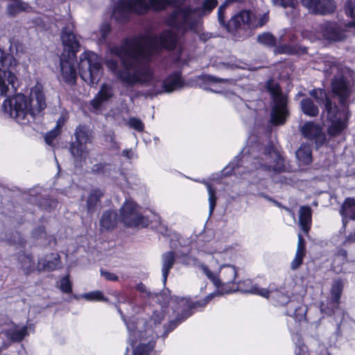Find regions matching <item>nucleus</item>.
Returning <instances> with one entry per match:
<instances>
[{"label":"nucleus","instance_id":"47","mask_svg":"<svg viewBox=\"0 0 355 355\" xmlns=\"http://www.w3.org/2000/svg\"><path fill=\"white\" fill-rule=\"evenodd\" d=\"M105 141L110 144V147L114 149H119V145L116 141V135L114 131L110 130L104 135Z\"/></svg>","mask_w":355,"mask_h":355},{"label":"nucleus","instance_id":"27","mask_svg":"<svg viewBox=\"0 0 355 355\" xmlns=\"http://www.w3.org/2000/svg\"><path fill=\"white\" fill-rule=\"evenodd\" d=\"M117 222V213L112 210H107L102 214L100 219V225L107 231H112L116 227Z\"/></svg>","mask_w":355,"mask_h":355},{"label":"nucleus","instance_id":"42","mask_svg":"<svg viewBox=\"0 0 355 355\" xmlns=\"http://www.w3.org/2000/svg\"><path fill=\"white\" fill-rule=\"evenodd\" d=\"M28 335V329L26 326L20 329L14 330L9 334V338L12 342H20Z\"/></svg>","mask_w":355,"mask_h":355},{"label":"nucleus","instance_id":"55","mask_svg":"<svg viewBox=\"0 0 355 355\" xmlns=\"http://www.w3.org/2000/svg\"><path fill=\"white\" fill-rule=\"evenodd\" d=\"M239 167L238 162H230L225 168H223V172L225 176H230L235 173V171Z\"/></svg>","mask_w":355,"mask_h":355},{"label":"nucleus","instance_id":"35","mask_svg":"<svg viewBox=\"0 0 355 355\" xmlns=\"http://www.w3.org/2000/svg\"><path fill=\"white\" fill-rule=\"evenodd\" d=\"M296 156L297 159L304 164H309L312 162V149L309 144H302L297 150Z\"/></svg>","mask_w":355,"mask_h":355},{"label":"nucleus","instance_id":"8","mask_svg":"<svg viewBox=\"0 0 355 355\" xmlns=\"http://www.w3.org/2000/svg\"><path fill=\"white\" fill-rule=\"evenodd\" d=\"M252 164L256 170L266 172L272 171L279 174L286 171L284 157L272 143L264 148L261 156L254 159Z\"/></svg>","mask_w":355,"mask_h":355},{"label":"nucleus","instance_id":"4","mask_svg":"<svg viewBox=\"0 0 355 355\" xmlns=\"http://www.w3.org/2000/svg\"><path fill=\"white\" fill-rule=\"evenodd\" d=\"M184 0H120L114 8L112 17L119 22L126 21L130 13L145 14L149 8L159 10L169 5L180 3Z\"/></svg>","mask_w":355,"mask_h":355},{"label":"nucleus","instance_id":"14","mask_svg":"<svg viewBox=\"0 0 355 355\" xmlns=\"http://www.w3.org/2000/svg\"><path fill=\"white\" fill-rule=\"evenodd\" d=\"M60 71L63 80L67 84H74L76 81L77 73L75 64L76 56L73 54L67 55L65 53H62L60 57Z\"/></svg>","mask_w":355,"mask_h":355},{"label":"nucleus","instance_id":"1","mask_svg":"<svg viewBox=\"0 0 355 355\" xmlns=\"http://www.w3.org/2000/svg\"><path fill=\"white\" fill-rule=\"evenodd\" d=\"M162 49L176 50L179 58L183 49L180 37L165 30L159 35L126 39L121 46L111 48L114 57L107 58L105 65L126 85L149 83L153 78L149 62Z\"/></svg>","mask_w":355,"mask_h":355},{"label":"nucleus","instance_id":"34","mask_svg":"<svg viewBox=\"0 0 355 355\" xmlns=\"http://www.w3.org/2000/svg\"><path fill=\"white\" fill-rule=\"evenodd\" d=\"M76 141L87 144L92 142V135L89 128L85 125L80 124L76 127L74 133Z\"/></svg>","mask_w":355,"mask_h":355},{"label":"nucleus","instance_id":"18","mask_svg":"<svg viewBox=\"0 0 355 355\" xmlns=\"http://www.w3.org/2000/svg\"><path fill=\"white\" fill-rule=\"evenodd\" d=\"M340 112H327V119L330 122L327 134L330 137H336L340 135L347 127V121L338 116Z\"/></svg>","mask_w":355,"mask_h":355},{"label":"nucleus","instance_id":"59","mask_svg":"<svg viewBox=\"0 0 355 355\" xmlns=\"http://www.w3.org/2000/svg\"><path fill=\"white\" fill-rule=\"evenodd\" d=\"M355 243V228L349 232L345 238L344 241L342 243L343 246H347L352 243Z\"/></svg>","mask_w":355,"mask_h":355},{"label":"nucleus","instance_id":"3","mask_svg":"<svg viewBox=\"0 0 355 355\" xmlns=\"http://www.w3.org/2000/svg\"><path fill=\"white\" fill-rule=\"evenodd\" d=\"M217 3V0H205L201 7L196 9H176L168 17L167 23L182 33L189 31L198 32L200 26V17L208 15Z\"/></svg>","mask_w":355,"mask_h":355},{"label":"nucleus","instance_id":"39","mask_svg":"<svg viewBox=\"0 0 355 355\" xmlns=\"http://www.w3.org/2000/svg\"><path fill=\"white\" fill-rule=\"evenodd\" d=\"M257 42L268 47H276L277 39L270 33H263L257 36Z\"/></svg>","mask_w":355,"mask_h":355},{"label":"nucleus","instance_id":"7","mask_svg":"<svg viewBox=\"0 0 355 355\" xmlns=\"http://www.w3.org/2000/svg\"><path fill=\"white\" fill-rule=\"evenodd\" d=\"M227 5L224 3L218 9V20L221 26L234 35H241L253 28V20L255 16L249 10H242L233 15L226 23L225 12Z\"/></svg>","mask_w":355,"mask_h":355},{"label":"nucleus","instance_id":"15","mask_svg":"<svg viewBox=\"0 0 355 355\" xmlns=\"http://www.w3.org/2000/svg\"><path fill=\"white\" fill-rule=\"evenodd\" d=\"M236 277L237 270L234 266L227 264L221 267L219 272V279H220L219 288L222 293L233 292Z\"/></svg>","mask_w":355,"mask_h":355},{"label":"nucleus","instance_id":"46","mask_svg":"<svg viewBox=\"0 0 355 355\" xmlns=\"http://www.w3.org/2000/svg\"><path fill=\"white\" fill-rule=\"evenodd\" d=\"M60 288L64 293L70 294L72 293V283L69 275H65L60 279Z\"/></svg>","mask_w":355,"mask_h":355},{"label":"nucleus","instance_id":"13","mask_svg":"<svg viewBox=\"0 0 355 355\" xmlns=\"http://www.w3.org/2000/svg\"><path fill=\"white\" fill-rule=\"evenodd\" d=\"M303 137L312 141L316 149L322 147L327 142V135L323 127L313 121H306L300 128Z\"/></svg>","mask_w":355,"mask_h":355},{"label":"nucleus","instance_id":"29","mask_svg":"<svg viewBox=\"0 0 355 355\" xmlns=\"http://www.w3.org/2000/svg\"><path fill=\"white\" fill-rule=\"evenodd\" d=\"M40 112H3L5 119H13L20 125H26L35 120Z\"/></svg>","mask_w":355,"mask_h":355},{"label":"nucleus","instance_id":"62","mask_svg":"<svg viewBox=\"0 0 355 355\" xmlns=\"http://www.w3.org/2000/svg\"><path fill=\"white\" fill-rule=\"evenodd\" d=\"M268 18L269 17L268 13L263 14L262 17L259 19L257 24L254 21H253V28L263 26L268 21ZM253 21H254V19Z\"/></svg>","mask_w":355,"mask_h":355},{"label":"nucleus","instance_id":"40","mask_svg":"<svg viewBox=\"0 0 355 355\" xmlns=\"http://www.w3.org/2000/svg\"><path fill=\"white\" fill-rule=\"evenodd\" d=\"M83 297L91 302H107L108 298L105 297L101 291H94L83 295Z\"/></svg>","mask_w":355,"mask_h":355},{"label":"nucleus","instance_id":"57","mask_svg":"<svg viewBox=\"0 0 355 355\" xmlns=\"http://www.w3.org/2000/svg\"><path fill=\"white\" fill-rule=\"evenodd\" d=\"M296 252L306 254V241L301 234H298V241Z\"/></svg>","mask_w":355,"mask_h":355},{"label":"nucleus","instance_id":"48","mask_svg":"<svg viewBox=\"0 0 355 355\" xmlns=\"http://www.w3.org/2000/svg\"><path fill=\"white\" fill-rule=\"evenodd\" d=\"M300 105L302 111H318V108L311 98H306L302 99Z\"/></svg>","mask_w":355,"mask_h":355},{"label":"nucleus","instance_id":"31","mask_svg":"<svg viewBox=\"0 0 355 355\" xmlns=\"http://www.w3.org/2000/svg\"><path fill=\"white\" fill-rule=\"evenodd\" d=\"M275 51L277 53L288 55H301L307 52L305 46L299 44H280L276 46Z\"/></svg>","mask_w":355,"mask_h":355},{"label":"nucleus","instance_id":"64","mask_svg":"<svg viewBox=\"0 0 355 355\" xmlns=\"http://www.w3.org/2000/svg\"><path fill=\"white\" fill-rule=\"evenodd\" d=\"M132 151L131 149H124L122 152L123 156L131 159L132 157Z\"/></svg>","mask_w":355,"mask_h":355},{"label":"nucleus","instance_id":"36","mask_svg":"<svg viewBox=\"0 0 355 355\" xmlns=\"http://www.w3.org/2000/svg\"><path fill=\"white\" fill-rule=\"evenodd\" d=\"M87 144L73 141L70 145V152L77 162H82L85 159Z\"/></svg>","mask_w":355,"mask_h":355},{"label":"nucleus","instance_id":"28","mask_svg":"<svg viewBox=\"0 0 355 355\" xmlns=\"http://www.w3.org/2000/svg\"><path fill=\"white\" fill-rule=\"evenodd\" d=\"M175 253L173 251H168L162 256V280L164 284H166L171 269L173 268L175 261Z\"/></svg>","mask_w":355,"mask_h":355},{"label":"nucleus","instance_id":"63","mask_svg":"<svg viewBox=\"0 0 355 355\" xmlns=\"http://www.w3.org/2000/svg\"><path fill=\"white\" fill-rule=\"evenodd\" d=\"M342 216V223H343L341 230H343V232H345L347 223L350 219H348L347 216Z\"/></svg>","mask_w":355,"mask_h":355},{"label":"nucleus","instance_id":"49","mask_svg":"<svg viewBox=\"0 0 355 355\" xmlns=\"http://www.w3.org/2000/svg\"><path fill=\"white\" fill-rule=\"evenodd\" d=\"M305 256V254L296 252L294 259L291 263V268L293 270L298 269L302 265Z\"/></svg>","mask_w":355,"mask_h":355},{"label":"nucleus","instance_id":"26","mask_svg":"<svg viewBox=\"0 0 355 355\" xmlns=\"http://www.w3.org/2000/svg\"><path fill=\"white\" fill-rule=\"evenodd\" d=\"M299 223L302 230L308 233L312 223V209L309 205H302L299 209Z\"/></svg>","mask_w":355,"mask_h":355},{"label":"nucleus","instance_id":"61","mask_svg":"<svg viewBox=\"0 0 355 355\" xmlns=\"http://www.w3.org/2000/svg\"><path fill=\"white\" fill-rule=\"evenodd\" d=\"M163 320H164V315L161 312H159L158 311H154L153 312V314L150 317V320L155 324H160Z\"/></svg>","mask_w":355,"mask_h":355},{"label":"nucleus","instance_id":"11","mask_svg":"<svg viewBox=\"0 0 355 355\" xmlns=\"http://www.w3.org/2000/svg\"><path fill=\"white\" fill-rule=\"evenodd\" d=\"M121 220L127 227H147L148 218L138 211V205L133 201L125 200L120 209Z\"/></svg>","mask_w":355,"mask_h":355},{"label":"nucleus","instance_id":"22","mask_svg":"<svg viewBox=\"0 0 355 355\" xmlns=\"http://www.w3.org/2000/svg\"><path fill=\"white\" fill-rule=\"evenodd\" d=\"M236 291L242 293H250L259 296H266L268 295L267 288H261L257 284H254L252 281L249 279L236 282L233 292Z\"/></svg>","mask_w":355,"mask_h":355},{"label":"nucleus","instance_id":"41","mask_svg":"<svg viewBox=\"0 0 355 355\" xmlns=\"http://www.w3.org/2000/svg\"><path fill=\"white\" fill-rule=\"evenodd\" d=\"M270 123L273 125H279L285 123L290 112H270Z\"/></svg>","mask_w":355,"mask_h":355},{"label":"nucleus","instance_id":"32","mask_svg":"<svg viewBox=\"0 0 355 355\" xmlns=\"http://www.w3.org/2000/svg\"><path fill=\"white\" fill-rule=\"evenodd\" d=\"M18 261L26 275H28L35 270L34 257L32 254L23 253L18 256Z\"/></svg>","mask_w":355,"mask_h":355},{"label":"nucleus","instance_id":"19","mask_svg":"<svg viewBox=\"0 0 355 355\" xmlns=\"http://www.w3.org/2000/svg\"><path fill=\"white\" fill-rule=\"evenodd\" d=\"M267 91L270 93L274 106L272 111H286L287 97L283 94L278 84L268 83Z\"/></svg>","mask_w":355,"mask_h":355},{"label":"nucleus","instance_id":"51","mask_svg":"<svg viewBox=\"0 0 355 355\" xmlns=\"http://www.w3.org/2000/svg\"><path fill=\"white\" fill-rule=\"evenodd\" d=\"M202 79L205 83L209 84L218 83H228L230 81V80L229 79L220 78L211 75H205L203 76Z\"/></svg>","mask_w":355,"mask_h":355},{"label":"nucleus","instance_id":"33","mask_svg":"<svg viewBox=\"0 0 355 355\" xmlns=\"http://www.w3.org/2000/svg\"><path fill=\"white\" fill-rule=\"evenodd\" d=\"M340 216H347L348 219L355 220V199L352 197L346 198L340 209Z\"/></svg>","mask_w":355,"mask_h":355},{"label":"nucleus","instance_id":"5","mask_svg":"<svg viewBox=\"0 0 355 355\" xmlns=\"http://www.w3.org/2000/svg\"><path fill=\"white\" fill-rule=\"evenodd\" d=\"M47 107L45 95L40 86L31 89L29 101L22 94L6 98L2 103L3 111H43Z\"/></svg>","mask_w":355,"mask_h":355},{"label":"nucleus","instance_id":"10","mask_svg":"<svg viewBox=\"0 0 355 355\" xmlns=\"http://www.w3.org/2000/svg\"><path fill=\"white\" fill-rule=\"evenodd\" d=\"M15 64V59L9 53L0 49V95L6 96L10 90L16 92L19 82L16 76L10 70V67Z\"/></svg>","mask_w":355,"mask_h":355},{"label":"nucleus","instance_id":"17","mask_svg":"<svg viewBox=\"0 0 355 355\" xmlns=\"http://www.w3.org/2000/svg\"><path fill=\"white\" fill-rule=\"evenodd\" d=\"M61 40L64 46L62 53H65L67 55L71 56V54H73L74 56H76V53L80 49V43L72 28L66 26L62 29Z\"/></svg>","mask_w":355,"mask_h":355},{"label":"nucleus","instance_id":"38","mask_svg":"<svg viewBox=\"0 0 355 355\" xmlns=\"http://www.w3.org/2000/svg\"><path fill=\"white\" fill-rule=\"evenodd\" d=\"M156 341L153 339L147 343L139 344L134 350L135 355H149L155 347Z\"/></svg>","mask_w":355,"mask_h":355},{"label":"nucleus","instance_id":"21","mask_svg":"<svg viewBox=\"0 0 355 355\" xmlns=\"http://www.w3.org/2000/svg\"><path fill=\"white\" fill-rule=\"evenodd\" d=\"M267 291L268 295L262 297L269 299L271 303L275 306H283L292 302L289 295L285 292L284 288L281 287L276 289L267 288Z\"/></svg>","mask_w":355,"mask_h":355},{"label":"nucleus","instance_id":"58","mask_svg":"<svg viewBox=\"0 0 355 355\" xmlns=\"http://www.w3.org/2000/svg\"><path fill=\"white\" fill-rule=\"evenodd\" d=\"M272 1L275 6L286 8L293 7L295 4V0H272Z\"/></svg>","mask_w":355,"mask_h":355},{"label":"nucleus","instance_id":"54","mask_svg":"<svg viewBox=\"0 0 355 355\" xmlns=\"http://www.w3.org/2000/svg\"><path fill=\"white\" fill-rule=\"evenodd\" d=\"M46 235V228L44 225H39L32 232V236L35 239L45 238Z\"/></svg>","mask_w":355,"mask_h":355},{"label":"nucleus","instance_id":"44","mask_svg":"<svg viewBox=\"0 0 355 355\" xmlns=\"http://www.w3.org/2000/svg\"><path fill=\"white\" fill-rule=\"evenodd\" d=\"M207 187L209 193V214H212L215 209L217 201L216 189L209 183H207Z\"/></svg>","mask_w":355,"mask_h":355},{"label":"nucleus","instance_id":"30","mask_svg":"<svg viewBox=\"0 0 355 355\" xmlns=\"http://www.w3.org/2000/svg\"><path fill=\"white\" fill-rule=\"evenodd\" d=\"M31 10L30 5L21 0H13L6 6L7 15L9 17H15L22 12H29Z\"/></svg>","mask_w":355,"mask_h":355},{"label":"nucleus","instance_id":"12","mask_svg":"<svg viewBox=\"0 0 355 355\" xmlns=\"http://www.w3.org/2000/svg\"><path fill=\"white\" fill-rule=\"evenodd\" d=\"M344 289V283L343 279L338 278L335 279L330 289V297L327 303L322 302L320 304V311L328 316H332L335 314L337 309H339L340 298Z\"/></svg>","mask_w":355,"mask_h":355},{"label":"nucleus","instance_id":"60","mask_svg":"<svg viewBox=\"0 0 355 355\" xmlns=\"http://www.w3.org/2000/svg\"><path fill=\"white\" fill-rule=\"evenodd\" d=\"M101 275L107 281L116 282L119 280V277L116 274L103 269L101 270Z\"/></svg>","mask_w":355,"mask_h":355},{"label":"nucleus","instance_id":"9","mask_svg":"<svg viewBox=\"0 0 355 355\" xmlns=\"http://www.w3.org/2000/svg\"><path fill=\"white\" fill-rule=\"evenodd\" d=\"M78 69L80 76L89 85L97 83L101 78V60L93 52L87 51L80 55Z\"/></svg>","mask_w":355,"mask_h":355},{"label":"nucleus","instance_id":"45","mask_svg":"<svg viewBox=\"0 0 355 355\" xmlns=\"http://www.w3.org/2000/svg\"><path fill=\"white\" fill-rule=\"evenodd\" d=\"M127 123H128V125L130 128H132L139 132H142L144 131V128H145L144 123L139 118L130 117Z\"/></svg>","mask_w":355,"mask_h":355},{"label":"nucleus","instance_id":"50","mask_svg":"<svg viewBox=\"0 0 355 355\" xmlns=\"http://www.w3.org/2000/svg\"><path fill=\"white\" fill-rule=\"evenodd\" d=\"M203 270L206 276L210 279L214 284L218 288H220V281L219 277H217L208 267L205 266L203 268Z\"/></svg>","mask_w":355,"mask_h":355},{"label":"nucleus","instance_id":"16","mask_svg":"<svg viewBox=\"0 0 355 355\" xmlns=\"http://www.w3.org/2000/svg\"><path fill=\"white\" fill-rule=\"evenodd\" d=\"M301 3L313 14L325 15L336 10V4L333 0H301Z\"/></svg>","mask_w":355,"mask_h":355},{"label":"nucleus","instance_id":"23","mask_svg":"<svg viewBox=\"0 0 355 355\" xmlns=\"http://www.w3.org/2000/svg\"><path fill=\"white\" fill-rule=\"evenodd\" d=\"M162 86V90L156 91L157 94L164 92H171L176 89H180L184 87V80L179 73H174L168 76V78L162 83L157 82Z\"/></svg>","mask_w":355,"mask_h":355},{"label":"nucleus","instance_id":"56","mask_svg":"<svg viewBox=\"0 0 355 355\" xmlns=\"http://www.w3.org/2000/svg\"><path fill=\"white\" fill-rule=\"evenodd\" d=\"M111 31L110 25L109 23L104 22L102 24L99 32L101 35V40H105L107 36L110 34Z\"/></svg>","mask_w":355,"mask_h":355},{"label":"nucleus","instance_id":"24","mask_svg":"<svg viewBox=\"0 0 355 355\" xmlns=\"http://www.w3.org/2000/svg\"><path fill=\"white\" fill-rule=\"evenodd\" d=\"M51 259L39 260L37 263V269L39 271L51 272L57 270L61 266L60 257L58 253H51Z\"/></svg>","mask_w":355,"mask_h":355},{"label":"nucleus","instance_id":"37","mask_svg":"<svg viewBox=\"0 0 355 355\" xmlns=\"http://www.w3.org/2000/svg\"><path fill=\"white\" fill-rule=\"evenodd\" d=\"M111 96V89L107 86L103 87L101 91L98 92L97 96L92 101V105L93 107L96 110L98 109L101 103L107 100Z\"/></svg>","mask_w":355,"mask_h":355},{"label":"nucleus","instance_id":"52","mask_svg":"<svg viewBox=\"0 0 355 355\" xmlns=\"http://www.w3.org/2000/svg\"><path fill=\"white\" fill-rule=\"evenodd\" d=\"M345 12L352 18H355V0H348L345 5Z\"/></svg>","mask_w":355,"mask_h":355},{"label":"nucleus","instance_id":"25","mask_svg":"<svg viewBox=\"0 0 355 355\" xmlns=\"http://www.w3.org/2000/svg\"><path fill=\"white\" fill-rule=\"evenodd\" d=\"M103 196V192L99 188H95L90 191L86 200V207L87 213L93 214L96 210L101 198Z\"/></svg>","mask_w":355,"mask_h":355},{"label":"nucleus","instance_id":"53","mask_svg":"<svg viewBox=\"0 0 355 355\" xmlns=\"http://www.w3.org/2000/svg\"><path fill=\"white\" fill-rule=\"evenodd\" d=\"M60 130L53 129L48 132L44 136V141L48 145H51L55 139L60 135Z\"/></svg>","mask_w":355,"mask_h":355},{"label":"nucleus","instance_id":"6","mask_svg":"<svg viewBox=\"0 0 355 355\" xmlns=\"http://www.w3.org/2000/svg\"><path fill=\"white\" fill-rule=\"evenodd\" d=\"M215 293H210L204 299L193 302L190 297H177L178 309H181L174 320H170L164 325V337H166L178 325L191 317L196 311L204 309L207 304L215 297Z\"/></svg>","mask_w":355,"mask_h":355},{"label":"nucleus","instance_id":"2","mask_svg":"<svg viewBox=\"0 0 355 355\" xmlns=\"http://www.w3.org/2000/svg\"><path fill=\"white\" fill-rule=\"evenodd\" d=\"M326 76H333L331 81V88L334 96L336 97L339 107L333 102L326 91L321 88H315L309 92L321 107L326 111H339L348 107L349 97L353 93L352 85L346 78L348 72L347 68L335 61H328L324 69Z\"/></svg>","mask_w":355,"mask_h":355},{"label":"nucleus","instance_id":"20","mask_svg":"<svg viewBox=\"0 0 355 355\" xmlns=\"http://www.w3.org/2000/svg\"><path fill=\"white\" fill-rule=\"evenodd\" d=\"M320 28L323 37L327 40L340 42L345 38L344 31L335 23H324Z\"/></svg>","mask_w":355,"mask_h":355},{"label":"nucleus","instance_id":"43","mask_svg":"<svg viewBox=\"0 0 355 355\" xmlns=\"http://www.w3.org/2000/svg\"><path fill=\"white\" fill-rule=\"evenodd\" d=\"M111 164L109 163H96L92 167V171L96 175H105L106 173H110L111 171Z\"/></svg>","mask_w":355,"mask_h":355}]
</instances>
